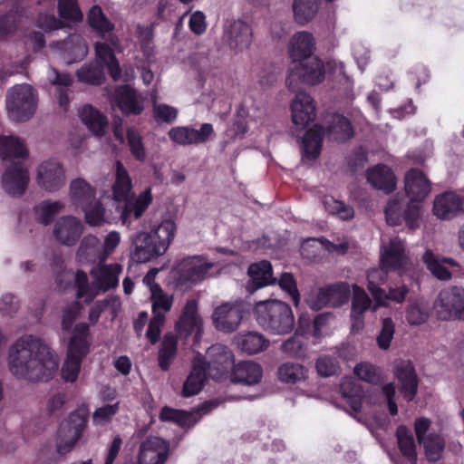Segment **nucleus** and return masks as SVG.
<instances>
[{
  "label": "nucleus",
  "instance_id": "nucleus-1",
  "mask_svg": "<svg viewBox=\"0 0 464 464\" xmlns=\"http://www.w3.org/2000/svg\"><path fill=\"white\" fill-rule=\"evenodd\" d=\"M7 367L17 379L47 382L57 372L59 358L44 339L24 334L9 346Z\"/></svg>",
  "mask_w": 464,
  "mask_h": 464
},
{
  "label": "nucleus",
  "instance_id": "nucleus-2",
  "mask_svg": "<svg viewBox=\"0 0 464 464\" xmlns=\"http://www.w3.org/2000/svg\"><path fill=\"white\" fill-rule=\"evenodd\" d=\"M177 224L171 218H164L150 227V230L139 231L132 237V259L146 263L166 253L173 241Z\"/></svg>",
  "mask_w": 464,
  "mask_h": 464
},
{
  "label": "nucleus",
  "instance_id": "nucleus-3",
  "mask_svg": "<svg viewBox=\"0 0 464 464\" xmlns=\"http://www.w3.org/2000/svg\"><path fill=\"white\" fill-rule=\"evenodd\" d=\"M132 188L131 179L121 161L115 164V181L112 186L113 198L124 201L120 218L124 225H130L132 220L140 219L152 203L151 189L147 188L138 197L130 198Z\"/></svg>",
  "mask_w": 464,
  "mask_h": 464
},
{
  "label": "nucleus",
  "instance_id": "nucleus-4",
  "mask_svg": "<svg viewBox=\"0 0 464 464\" xmlns=\"http://www.w3.org/2000/svg\"><path fill=\"white\" fill-rule=\"evenodd\" d=\"M256 321L266 332L273 334H287L295 325L291 307L279 300H265L256 304Z\"/></svg>",
  "mask_w": 464,
  "mask_h": 464
},
{
  "label": "nucleus",
  "instance_id": "nucleus-5",
  "mask_svg": "<svg viewBox=\"0 0 464 464\" xmlns=\"http://www.w3.org/2000/svg\"><path fill=\"white\" fill-rule=\"evenodd\" d=\"M38 93L28 83H21L9 88L5 95L7 117L12 121H29L36 111Z\"/></svg>",
  "mask_w": 464,
  "mask_h": 464
},
{
  "label": "nucleus",
  "instance_id": "nucleus-6",
  "mask_svg": "<svg viewBox=\"0 0 464 464\" xmlns=\"http://www.w3.org/2000/svg\"><path fill=\"white\" fill-rule=\"evenodd\" d=\"M89 328L86 324L75 325L70 340L66 359L62 366L61 374L65 382H74L81 371L82 359L89 353Z\"/></svg>",
  "mask_w": 464,
  "mask_h": 464
},
{
  "label": "nucleus",
  "instance_id": "nucleus-7",
  "mask_svg": "<svg viewBox=\"0 0 464 464\" xmlns=\"http://www.w3.org/2000/svg\"><path fill=\"white\" fill-rule=\"evenodd\" d=\"M87 423L88 412L85 409L72 411L61 422L55 440L56 451L59 455H64L72 450L82 439Z\"/></svg>",
  "mask_w": 464,
  "mask_h": 464
},
{
  "label": "nucleus",
  "instance_id": "nucleus-8",
  "mask_svg": "<svg viewBox=\"0 0 464 464\" xmlns=\"http://www.w3.org/2000/svg\"><path fill=\"white\" fill-rule=\"evenodd\" d=\"M381 269H378L380 282L385 280L383 273L397 272L400 276L405 275L412 266L413 262L406 250L403 240L394 237L387 245H383L381 250Z\"/></svg>",
  "mask_w": 464,
  "mask_h": 464
},
{
  "label": "nucleus",
  "instance_id": "nucleus-9",
  "mask_svg": "<svg viewBox=\"0 0 464 464\" xmlns=\"http://www.w3.org/2000/svg\"><path fill=\"white\" fill-rule=\"evenodd\" d=\"M247 312L246 303L241 299L222 303L214 308L211 319L215 328L222 333L237 331Z\"/></svg>",
  "mask_w": 464,
  "mask_h": 464
},
{
  "label": "nucleus",
  "instance_id": "nucleus-10",
  "mask_svg": "<svg viewBox=\"0 0 464 464\" xmlns=\"http://www.w3.org/2000/svg\"><path fill=\"white\" fill-rule=\"evenodd\" d=\"M433 306L438 318L440 320H464V288L450 286L442 289L439 293Z\"/></svg>",
  "mask_w": 464,
  "mask_h": 464
},
{
  "label": "nucleus",
  "instance_id": "nucleus-11",
  "mask_svg": "<svg viewBox=\"0 0 464 464\" xmlns=\"http://www.w3.org/2000/svg\"><path fill=\"white\" fill-rule=\"evenodd\" d=\"M35 181L45 192L55 193L61 190L67 181L63 164L53 159L44 160L37 166Z\"/></svg>",
  "mask_w": 464,
  "mask_h": 464
},
{
  "label": "nucleus",
  "instance_id": "nucleus-12",
  "mask_svg": "<svg viewBox=\"0 0 464 464\" xmlns=\"http://www.w3.org/2000/svg\"><path fill=\"white\" fill-rule=\"evenodd\" d=\"M223 41L235 53L247 50L253 41L251 25L243 19L226 22L223 27Z\"/></svg>",
  "mask_w": 464,
  "mask_h": 464
},
{
  "label": "nucleus",
  "instance_id": "nucleus-13",
  "mask_svg": "<svg viewBox=\"0 0 464 464\" xmlns=\"http://www.w3.org/2000/svg\"><path fill=\"white\" fill-rule=\"evenodd\" d=\"M208 374L214 380L220 381L232 371L235 361L232 352L225 345L216 343L207 351Z\"/></svg>",
  "mask_w": 464,
  "mask_h": 464
},
{
  "label": "nucleus",
  "instance_id": "nucleus-14",
  "mask_svg": "<svg viewBox=\"0 0 464 464\" xmlns=\"http://www.w3.org/2000/svg\"><path fill=\"white\" fill-rule=\"evenodd\" d=\"M381 272L377 269H372L368 273V290L372 294L375 304L372 305V311H376L381 306H387L388 301H393L397 304L404 302L406 295L409 292L407 286L401 285L397 287H391L389 293L382 289L377 281H380L379 275Z\"/></svg>",
  "mask_w": 464,
  "mask_h": 464
},
{
  "label": "nucleus",
  "instance_id": "nucleus-15",
  "mask_svg": "<svg viewBox=\"0 0 464 464\" xmlns=\"http://www.w3.org/2000/svg\"><path fill=\"white\" fill-rule=\"evenodd\" d=\"M295 78L300 79L304 83L314 85L324 79V63L317 57H312L296 65H290L287 78L288 86L291 87Z\"/></svg>",
  "mask_w": 464,
  "mask_h": 464
},
{
  "label": "nucleus",
  "instance_id": "nucleus-16",
  "mask_svg": "<svg viewBox=\"0 0 464 464\" xmlns=\"http://www.w3.org/2000/svg\"><path fill=\"white\" fill-rule=\"evenodd\" d=\"M214 135V129L210 123H203L199 130L188 127H173L169 131V139L182 146L197 145L207 142Z\"/></svg>",
  "mask_w": 464,
  "mask_h": 464
},
{
  "label": "nucleus",
  "instance_id": "nucleus-17",
  "mask_svg": "<svg viewBox=\"0 0 464 464\" xmlns=\"http://www.w3.org/2000/svg\"><path fill=\"white\" fill-rule=\"evenodd\" d=\"M292 122L298 129H304L316 116V108L313 98L306 92H297L291 102Z\"/></svg>",
  "mask_w": 464,
  "mask_h": 464
},
{
  "label": "nucleus",
  "instance_id": "nucleus-18",
  "mask_svg": "<svg viewBox=\"0 0 464 464\" xmlns=\"http://www.w3.org/2000/svg\"><path fill=\"white\" fill-rule=\"evenodd\" d=\"M214 264L203 256H189L179 265V279L183 282L197 284L209 276V270Z\"/></svg>",
  "mask_w": 464,
  "mask_h": 464
},
{
  "label": "nucleus",
  "instance_id": "nucleus-19",
  "mask_svg": "<svg viewBox=\"0 0 464 464\" xmlns=\"http://www.w3.org/2000/svg\"><path fill=\"white\" fill-rule=\"evenodd\" d=\"M315 50V42L312 34L306 31L295 33L289 40L287 52L291 59L290 65H296L312 58Z\"/></svg>",
  "mask_w": 464,
  "mask_h": 464
},
{
  "label": "nucleus",
  "instance_id": "nucleus-20",
  "mask_svg": "<svg viewBox=\"0 0 464 464\" xmlns=\"http://www.w3.org/2000/svg\"><path fill=\"white\" fill-rule=\"evenodd\" d=\"M169 443L160 437H149L139 448L140 464H163L168 457Z\"/></svg>",
  "mask_w": 464,
  "mask_h": 464
},
{
  "label": "nucleus",
  "instance_id": "nucleus-21",
  "mask_svg": "<svg viewBox=\"0 0 464 464\" xmlns=\"http://www.w3.org/2000/svg\"><path fill=\"white\" fill-rule=\"evenodd\" d=\"M83 231L82 221L73 216H63L60 218L53 226V236L55 239L64 246L75 245Z\"/></svg>",
  "mask_w": 464,
  "mask_h": 464
},
{
  "label": "nucleus",
  "instance_id": "nucleus-22",
  "mask_svg": "<svg viewBox=\"0 0 464 464\" xmlns=\"http://www.w3.org/2000/svg\"><path fill=\"white\" fill-rule=\"evenodd\" d=\"M218 405V401L216 400L205 401L199 406L198 411L192 412L164 407L160 413V419L161 420L174 421L182 427H189L195 424L202 414L209 412Z\"/></svg>",
  "mask_w": 464,
  "mask_h": 464
},
{
  "label": "nucleus",
  "instance_id": "nucleus-23",
  "mask_svg": "<svg viewBox=\"0 0 464 464\" xmlns=\"http://www.w3.org/2000/svg\"><path fill=\"white\" fill-rule=\"evenodd\" d=\"M30 176L28 169L21 163H13L3 174L2 183L6 193L11 196H21L24 193Z\"/></svg>",
  "mask_w": 464,
  "mask_h": 464
},
{
  "label": "nucleus",
  "instance_id": "nucleus-24",
  "mask_svg": "<svg viewBox=\"0 0 464 464\" xmlns=\"http://www.w3.org/2000/svg\"><path fill=\"white\" fill-rule=\"evenodd\" d=\"M66 64L82 61L88 53V46L79 34L70 35L66 40L52 45Z\"/></svg>",
  "mask_w": 464,
  "mask_h": 464
},
{
  "label": "nucleus",
  "instance_id": "nucleus-25",
  "mask_svg": "<svg viewBox=\"0 0 464 464\" xmlns=\"http://www.w3.org/2000/svg\"><path fill=\"white\" fill-rule=\"evenodd\" d=\"M107 43H96L95 53L98 60L104 63L110 74L114 80L121 78V68L113 51H121V45L118 36L114 34H110Z\"/></svg>",
  "mask_w": 464,
  "mask_h": 464
},
{
  "label": "nucleus",
  "instance_id": "nucleus-26",
  "mask_svg": "<svg viewBox=\"0 0 464 464\" xmlns=\"http://www.w3.org/2000/svg\"><path fill=\"white\" fill-rule=\"evenodd\" d=\"M201 329L202 319L198 314V302L195 299H188L176 324V331L180 337L186 338L194 332L197 335L199 334Z\"/></svg>",
  "mask_w": 464,
  "mask_h": 464
},
{
  "label": "nucleus",
  "instance_id": "nucleus-27",
  "mask_svg": "<svg viewBox=\"0 0 464 464\" xmlns=\"http://www.w3.org/2000/svg\"><path fill=\"white\" fill-rule=\"evenodd\" d=\"M405 191L411 201L421 202L430 192V183L421 171L412 169L405 175Z\"/></svg>",
  "mask_w": 464,
  "mask_h": 464
},
{
  "label": "nucleus",
  "instance_id": "nucleus-28",
  "mask_svg": "<svg viewBox=\"0 0 464 464\" xmlns=\"http://www.w3.org/2000/svg\"><path fill=\"white\" fill-rule=\"evenodd\" d=\"M433 215L441 220H450L460 215L459 195L445 192L435 197L432 207Z\"/></svg>",
  "mask_w": 464,
  "mask_h": 464
},
{
  "label": "nucleus",
  "instance_id": "nucleus-29",
  "mask_svg": "<svg viewBox=\"0 0 464 464\" xmlns=\"http://www.w3.org/2000/svg\"><path fill=\"white\" fill-rule=\"evenodd\" d=\"M68 198L75 208H82L96 198V188L82 178L72 179L68 187Z\"/></svg>",
  "mask_w": 464,
  "mask_h": 464
},
{
  "label": "nucleus",
  "instance_id": "nucleus-30",
  "mask_svg": "<svg viewBox=\"0 0 464 464\" xmlns=\"http://www.w3.org/2000/svg\"><path fill=\"white\" fill-rule=\"evenodd\" d=\"M394 374L399 382L400 392L408 401H411L418 389L414 367L410 362L401 361L396 365Z\"/></svg>",
  "mask_w": 464,
  "mask_h": 464
},
{
  "label": "nucleus",
  "instance_id": "nucleus-31",
  "mask_svg": "<svg viewBox=\"0 0 464 464\" xmlns=\"http://www.w3.org/2000/svg\"><path fill=\"white\" fill-rule=\"evenodd\" d=\"M113 102L126 115L140 114L143 111L142 98L129 86H121L115 90Z\"/></svg>",
  "mask_w": 464,
  "mask_h": 464
},
{
  "label": "nucleus",
  "instance_id": "nucleus-32",
  "mask_svg": "<svg viewBox=\"0 0 464 464\" xmlns=\"http://www.w3.org/2000/svg\"><path fill=\"white\" fill-rule=\"evenodd\" d=\"M121 272V266L119 264L99 266L93 268L91 275L93 279L94 288L97 291H107L115 287L119 283Z\"/></svg>",
  "mask_w": 464,
  "mask_h": 464
},
{
  "label": "nucleus",
  "instance_id": "nucleus-33",
  "mask_svg": "<svg viewBox=\"0 0 464 464\" xmlns=\"http://www.w3.org/2000/svg\"><path fill=\"white\" fill-rule=\"evenodd\" d=\"M206 375V363L198 354L192 362V370L183 384L182 396L190 397L198 394L203 387Z\"/></svg>",
  "mask_w": 464,
  "mask_h": 464
},
{
  "label": "nucleus",
  "instance_id": "nucleus-34",
  "mask_svg": "<svg viewBox=\"0 0 464 464\" xmlns=\"http://www.w3.org/2000/svg\"><path fill=\"white\" fill-rule=\"evenodd\" d=\"M368 182L372 188L391 193L396 187V179L392 169L382 164L369 169L366 173Z\"/></svg>",
  "mask_w": 464,
  "mask_h": 464
},
{
  "label": "nucleus",
  "instance_id": "nucleus-35",
  "mask_svg": "<svg viewBox=\"0 0 464 464\" xmlns=\"http://www.w3.org/2000/svg\"><path fill=\"white\" fill-rule=\"evenodd\" d=\"M248 276L250 281L247 288L250 292L276 282V278L273 276L272 266L266 260L252 264L248 268Z\"/></svg>",
  "mask_w": 464,
  "mask_h": 464
},
{
  "label": "nucleus",
  "instance_id": "nucleus-36",
  "mask_svg": "<svg viewBox=\"0 0 464 464\" xmlns=\"http://www.w3.org/2000/svg\"><path fill=\"white\" fill-rule=\"evenodd\" d=\"M262 368L258 363L246 361L234 364L231 373V380L235 382H244L253 385L260 382L262 378Z\"/></svg>",
  "mask_w": 464,
  "mask_h": 464
},
{
  "label": "nucleus",
  "instance_id": "nucleus-37",
  "mask_svg": "<svg viewBox=\"0 0 464 464\" xmlns=\"http://www.w3.org/2000/svg\"><path fill=\"white\" fill-rule=\"evenodd\" d=\"M101 243L97 237L93 235L85 236L81 241L77 250V259L81 263L104 262L102 258Z\"/></svg>",
  "mask_w": 464,
  "mask_h": 464
},
{
  "label": "nucleus",
  "instance_id": "nucleus-38",
  "mask_svg": "<svg viewBox=\"0 0 464 464\" xmlns=\"http://www.w3.org/2000/svg\"><path fill=\"white\" fill-rule=\"evenodd\" d=\"M351 317L353 328L361 329L363 326V314L371 307L372 301L365 291L353 285Z\"/></svg>",
  "mask_w": 464,
  "mask_h": 464
},
{
  "label": "nucleus",
  "instance_id": "nucleus-39",
  "mask_svg": "<svg viewBox=\"0 0 464 464\" xmlns=\"http://www.w3.org/2000/svg\"><path fill=\"white\" fill-rule=\"evenodd\" d=\"M422 259L429 271L440 280H449L451 278V272L446 265L450 266H458L456 261L451 258H438L431 250H426Z\"/></svg>",
  "mask_w": 464,
  "mask_h": 464
},
{
  "label": "nucleus",
  "instance_id": "nucleus-40",
  "mask_svg": "<svg viewBox=\"0 0 464 464\" xmlns=\"http://www.w3.org/2000/svg\"><path fill=\"white\" fill-rule=\"evenodd\" d=\"M79 116L82 123L96 136H102L108 125L106 117L91 105H84Z\"/></svg>",
  "mask_w": 464,
  "mask_h": 464
},
{
  "label": "nucleus",
  "instance_id": "nucleus-41",
  "mask_svg": "<svg viewBox=\"0 0 464 464\" xmlns=\"http://www.w3.org/2000/svg\"><path fill=\"white\" fill-rule=\"evenodd\" d=\"M342 395L346 399L354 412H360L363 398L361 386L352 377H345L340 384Z\"/></svg>",
  "mask_w": 464,
  "mask_h": 464
},
{
  "label": "nucleus",
  "instance_id": "nucleus-42",
  "mask_svg": "<svg viewBox=\"0 0 464 464\" xmlns=\"http://www.w3.org/2000/svg\"><path fill=\"white\" fill-rule=\"evenodd\" d=\"M47 79L50 83L57 85L58 100L60 106L66 111L70 103L68 90L66 89L72 83V77L68 73H59L54 68H50L47 73Z\"/></svg>",
  "mask_w": 464,
  "mask_h": 464
},
{
  "label": "nucleus",
  "instance_id": "nucleus-43",
  "mask_svg": "<svg viewBox=\"0 0 464 464\" xmlns=\"http://www.w3.org/2000/svg\"><path fill=\"white\" fill-rule=\"evenodd\" d=\"M235 340L238 348L248 354L262 352L268 346V341L263 334L256 332L238 334Z\"/></svg>",
  "mask_w": 464,
  "mask_h": 464
},
{
  "label": "nucleus",
  "instance_id": "nucleus-44",
  "mask_svg": "<svg viewBox=\"0 0 464 464\" xmlns=\"http://www.w3.org/2000/svg\"><path fill=\"white\" fill-rule=\"evenodd\" d=\"M27 150L16 136L0 137V158L4 160L13 158H25Z\"/></svg>",
  "mask_w": 464,
  "mask_h": 464
},
{
  "label": "nucleus",
  "instance_id": "nucleus-45",
  "mask_svg": "<svg viewBox=\"0 0 464 464\" xmlns=\"http://www.w3.org/2000/svg\"><path fill=\"white\" fill-rule=\"evenodd\" d=\"M327 135L333 140L344 141L353 135V130L350 121L345 117L334 114L331 117Z\"/></svg>",
  "mask_w": 464,
  "mask_h": 464
},
{
  "label": "nucleus",
  "instance_id": "nucleus-46",
  "mask_svg": "<svg viewBox=\"0 0 464 464\" xmlns=\"http://www.w3.org/2000/svg\"><path fill=\"white\" fill-rule=\"evenodd\" d=\"M150 293L151 310L154 316L166 319V314L173 305V295L163 291L160 285H154Z\"/></svg>",
  "mask_w": 464,
  "mask_h": 464
},
{
  "label": "nucleus",
  "instance_id": "nucleus-47",
  "mask_svg": "<svg viewBox=\"0 0 464 464\" xmlns=\"http://www.w3.org/2000/svg\"><path fill=\"white\" fill-rule=\"evenodd\" d=\"M323 136V128L318 125L306 131L303 139V151L308 160H314L319 155Z\"/></svg>",
  "mask_w": 464,
  "mask_h": 464
},
{
  "label": "nucleus",
  "instance_id": "nucleus-48",
  "mask_svg": "<svg viewBox=\"0 0 464 464\" xmlns=\"http://www.w3.org/2000/svg\"><path fill=\"white\" fill-rule=\"evenodd\" d=\"M176 353L177 337L172 333H168L163 337L158 353L159 366L162 371L169 370L176 356Z\"/></svg>",
  "mask_w": 464,
  "mask_h": 464
},
{
  "label": "nucleus",
  "instance_id": "nucleus-49",
  "mask_svg": "<svg viewBox=\"0 0 464 464\" xmlns=\"http://www.w3.org/2000/svg\"><path fill=\"white\" fill-rule=\"evenodd\" d=\"M87 21L89 25L102 38H105L106 34H111L115 27L99 5H93L90 9Z\"/></svg>",
  "mask_w": 464,
  "mask_h": 464
},
{
  "label": "nucleus",
  "instance_id": "nucleus-50",
  "mask_svg": "<svg viewBox=\"0 0 464 464\" xmlns=\"http://www.w3.org/2000/svg\"><path fill=\"white\" fill-rule=\"evenodd\" d=\"M419 443L423 446L429 461L435 462L442 457L445 449V440L440 434L430 432Z\"/></svg>",
  "mask_w": 464,
  "mask_h": 464
},
{
  "label": "nucleus",
  "instance_id": "nucleus-51",
  "mask_svg": "<svg viewBox=\"0 0 464 464\" xmlns=\"http://www.w3.org/2000/svg\"><path fill=\"white\" fill-rule=\"evenodd\" d=\"M277 375L281 382L295 384L305 380L307 370L299 363L285 362L278 367Z\"/></svg>",
  "mask_w": 464,
  "mask_h": 464
},
{
  "label": "nucleus",
  "instance_id": "nucleus-52",
  "mask_svg": "<svg viewBox=\"0 0 464 464\" xmlns=\"http://www.w3.org/2000/svg\"><path fill=\"white\" fill-rule=\"evenodd\" d=\"M64 208L65 204L61 200H44L34 208L36 219L44 225H48Z\"/></svg>",
  "mask_w": 464,
  "mask_h": 464
},
{
  "label": "nucleus",
  "instance_id": "nucleus-53",
  "mask_svg": "<svg viewBox=\"0 0 464 464\" xmlns=\"http://www.w3.org/2000/svg\"><path fill=\"white\" fill-rule=\"evenodd\" d=\"M396 437L401 454L410 461H416V445L411 431L403 425L397 428Z\"/></svg>",
  "mask_w": 464,
  "mask_h": 464
},
{
  "label": "nucleus",
  "instance_id": "nucleus-54",
  "mask_svg": "<svg viewBox=\"0 0 464 464\" xmlns=\"http://www.w3.org/2000/svg\"><path fill=\"white\" fill-rule=\"evenodd\" d=\"M329 299V306L338 307L345 304L350 295V287L347 283H335L324 287Z\"/></svg>",
  "mask_w": 464,
  "mask_h": 464
},
{
  "label": "nucleus",
  "instance_id": "nucleus-55",
  "mask_svg": "<svg viewBox=\"0 0 464 464\" xmlns=\"http://www.w3.org/2000/svg\"><path fill=\"white\" fill-rule=\"evenodd\" d=\"M80 208L84 212V220L89 226L102 227L105 223V209L96 198L92 203Z\"/></svg>",
  "mask_w": 464,
  "mask_h": 464
},
{
  "label": "nucleus",
  "instance_id": "nucleus-56",
  "mask_svg": "<svg viewBox=\"0 0 464 464\" xmlns=\"http://www.w3.org/2000/svg\"><path fill=\"white\" fill-rule=\"evenodd\" d=\"M79 81L90 84H101L104 74L102 67L97 63L83 65L77 71Z\"/></svg>",
  "mask_w": 464,
  "mask_h": 464
},
{
  "label": "nucleus",
  "instance_id": "nucleus-57",
  "mask_svg": "<svg viewBox=\"0 0 464 464\" xmlns=\"http://www.w3.org/2000/svg\"><path fill=\"white\" fill-rule=\"evenodd\" d=\"M324 205L330 214L337 216L343 220H349L353 218V208L345 205L343 201L334 199L332 197H327L324 200Z\"/></svg>",
  "mask_w": 464,
  "mask_h": 464
},
{
  "label": "nucleus",
  "instance_id": "nucleus-58",
  "mask_svg": "<svg viewBox=\"0 0 464 464\" xmlns=\"http://www.w3.org/2000/svg\"><path fill=\"white\" fill-rule=\"evenodd\" d=\"M395 333V324L391 317L382 319V326L376 342L381 350H388Z\"/></svg>",
  "mask_w": 464,
  "mask_h": 464
},
{
  "label": "nucleus",
  "instance_id": "nucleus-59",
  "mask_svg": "<svg viewBox=\"0 0 464 464\" xmlns=\"http://www.w3.org/2000/svg\"><path fill=\"white\" fill-rule=\"evenodd\" d=\"M119 411V402L106 404L96 409L92 413V422L95 426H104L111 422Z\"/></svg>",
  "mask_w": 464,
  "mask_h": 464
},
{
  "label": "nucleus",
  "instance_id": "nucleus-60",
  "mask_svg": "<svg viewBox=\"0 0 464 464\" xmlns=\"http://www.w3.org/2000/svg\"><path fill=\"white\" fill-rule=\"evenodd\" d=\"M77 287V297L85 298L86 302H91L98 294L93 286L88 285V277L84 272L78 271L74 276Z\"/></svg>",
  "mask_w": 464,
  "mask_h": 464
},
{
  "label": "nucleus",
  "instance_id": "nucleus-61",
  "mask_svg": "<svg viewBox=\"0 0 464 464\" xmlns=\"http://www.w3.org/2000/svg\"><path fill=\"white\" fill-rule=\"evenodd\" d=\"M58 13L61 18L70 21H79L82 14L79 9L76 0H59Z\"/></svg>",
  "mask_w": 464,
  "mask_h": 464
},
{
  "label": "nucleus",
  "instance_id": "nucleus-62",
  "mask_svg": "<svg viewBox=\"0 0 464 464\" xmlns=\"http://www.w3.org/2000/svg\"><path fill=\"white\" fill-rule=\"evenodd\" d=\"M127 139L130 150L134 158L140 161L144 160L146 152L140 135L134 129H129L127 131Z\"/></svg>",
  "mask_w": 464,
  "mask_h": 464
},
{
  "label": "nucleus",
  "instance_id": "nucleus-63",
  "mask_svg": "<svg viewBox=\"0 0 464 464\" xmlns=\"http://www.w3.org/2000/svg\"><path fill=\"white\" fill-rule=\"evenodd\" d=\"M278 285L282 290L286 292L294 301L295 305L300 302V295L296 286V282L290 273H284L278 280Z\"/></svg>",
  "mask_w": 464,
  "mask_h": 464
},
{
  "label": "nucleus",
  "instance_id": "nucleus-64",
  "mask_svg": "<svg viewBox=\"0 0 464 464\" xmlns=\"http://www.w3.org/2000/svg\"><path fill=\"white\" fill-rule=\"evenodd\" d=\"M16 13L10 12L0 16V41L11 35L19 23Z\"/></svg>",
  "mask_w": 464,
  "mask_h": 464
}]
</instances>
